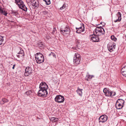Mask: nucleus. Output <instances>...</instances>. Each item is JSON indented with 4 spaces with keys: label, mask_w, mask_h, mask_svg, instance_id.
Instances as JSON below:
<instances>
[{
    "label": "nucleus",
    "mask_w": 126,
    "mask_h": 126,
    "mask_svg": "<svg viewBox=\"0 0 126 126\" xmlns=\"http://www.w3.org/2000/svg\"><path fill=\"white\" fill-rule=\"evenodd\" d=\"M35 59L37 62L39 63L43 62L44 60L43 55L41 53H37L35 56Z\"/></svg>",
    "instance_id": "obj_1"
},
{
    "label": "nucleus",
    "mask_w": 126,
    "mask_h": 126,
    "mask_svg": "<svg viewBox=\"0 0 126 126\" xmlns=\"http://www.w3.org/2000/svg\"><path fill=\"white\" fill-rule=\"evenodd\" d=\"M81 60L80 55L78 53H75L73 57V63L74 64L77 65L80 63Z\"/></svg>",
    "instance_id": "obj_2"
},
{
    "label": "nucleus",
    "mask_w": 126,
    "mask_h": 126,
    "mask_svg": "<svg viewBox=\"0 0 126 126\" xmlns=\"http://www.w3.org/2000/svg\"><path fill=\"white\" fill-rule=\"evenodd\" d=\"M70 32V28L68 26L66 27L64 30H61L60 31L61 33L66 37L69 35Z\"/></svg>",
    "instance_id": "obj_3"
},
{
    "label": "nucleus",
    "mask_w": 126,
    "mask_h": 126,
    "mask_svg": "<svg viewBox=\"0 0 126 126\" xmlns=\"http://www.w3.org/2000/svg\"><path fill=\"white\" fill-rule=\"evenodd\" d=\"M47 94L48 93L47 90L41 89H40L38 92V94L39 96L43 97H45L46 96Z\"/></svg>",
    "instance_id": "obj_4"
},
{
    "label": "nucleus",
    "mask_w": 126,
    "mask_h": 126,
    "mask_svg": "<svg viewBox=\"0 0 126 126\" xmlns=\"http://www.w3.org/2000/svg\"><path fill=\"white\" fill-rule=\"evenodd\" d=\"M99 35L95 34H94L91 35V41L94 42H97L99 41Z\"/></svg>",
    "instance_id": "obj_5"
},
{
    "label": "nucleus",
    "mask_w": 126,
    "mask_h": 126,
    "mask_svg": "<svg viewBox=\"0 0 126 126\" xmlns=\"http://www.w3.org/2000/svg\"><path fill=\"white\" fill-rule=\"evenodd\" d=\"M115 44L114 42H110L107 45L108 50L110 52H112L115 49Z\"/></svg>",
    "instance_id": "obj_6"
},
{
    "label": "nucleus",
    "mask_w": 126,
    "mask_h": 126,
    "mask_svg": "<svg viewBox=\"0 0 126 126\" xmlns=\"http://www.w3.org/2000/svg\"><path fill=\"white\" fill-rule=\"evenodd\" d=\"M55 99L56 102L58 103H61L64 102V98L63 96L61 95H59L56 96Z\"/></svg>",
    "instance_id": "obj_7"
},
{
    "label": "nucleus",
    "mask_w": 126,
    "mask_h": 126,
    "mask_svg": "<svg viewBox=\"0 0 126 126\" xmlns=\"http://www.w3.org/2000/svg\"><path fill=\"white\" fill-rule=\"evenodd\" d=\"M107 116L105 115L104 114L100 116L98 119L99 122L100 123L101 122L102 123L105 122L107 120Z\"/></svg>",
    "instance_id": "obj_8"
},
{
    "label": "nucleus",
    "mask_w": 126,
    "mask_h": 126,
    "mask_svg": "<svg viewBox=\"0 0 126 126\" xmlns=\"http://www.w3.org/2000/svg\"><path fill=\"white\" fill-rule=\"evenodd\" d=\"M48 86L45 82H42L40 84L39 86L40 89H41L47 90L48 88Z\"/></svg>",
    "instance_id": "obj_9"
},
{
    "label": "nucleus",
    "mask_w": 126,
    "mask_h": 126,
    "mask_svg": "<svg viewBox=\"0 0 126 126\" xmlns=\"http://www.w3.org/2000/svg\"><path fill=\"white\" fill-rule=\"evenodd\" d=\"M103 92L106 96L110 97L111 91L109 88H105L103 90Z\"/></svg>",
    "instance_id": "obj_10"
},
{
    "label": "nucleus",
    "mask_w": 126,
    "mask_h": 126,
    "mask_svg": "<svg viewBox=\"0 0 126 126\" xmlns=\"http://www.w3.org/2000/svg\"><path fill=\"white\" fill-rule=\"evenodd\" d=\"M19 49L20 50V51L17 53L16 56L18 58H20L23 56L24 55V52L22 48L19 47Z\"/></svg>",
    "instance_id": "obj_11"
},
{
    "label": "nucleus",
    "mask_w": 126,
    "mask_h": 126,
    "mask_svg": "<svg viewBox=\"0 0 126 126\" xmlns=\"http://www.w3.org/2000/svg\"><path fill=\"white\" fill-rule=\"evenodd\" d=\"M76 32L78 33H80L83 32L84 30V26H82V27H80L78 28H76Z\"/></svg>",
    "instance_id": "obj_12"
},
{
    "label": "nucleus",
    "mask_w": 126,
    "mask_h": 126,
    "mask_svg": "<svg viewBox=\"0 0 126 126\" xmlns=\"http://www.w3.org/2000/svg\"><path fill=\"white\" fill-rule=\"evenodd\" d=\"M17 5H18L19 8H27L22 0L20 1L18 3Z\"/></svg>",
    "instance_id": "obj_13"
},
{
    "label": "nucleus",
    "mask_w": 126,
    "mask_h": 126,
    "mask_svg": "<svg viewBox=\"0 0 126 126\" xmlns=\"http://www.w3.org/2000/svg\"><path fill=\"white\" fill-rule=\"evenodd\" d=\"M117 16L118 17V19L116 20H114V22H120L121 20V14L120 12H118L116 14Z\"/></svg>",
    "instance_id": "obj_14"
},
{
    "label": "nucleus",
    "mask_w": 126,
    "mask_h": 126,
    "mask_svg": "<svg viewBox=\"0 0 126 126\" xmlns=\"http://www.w3.org/2000/svg\"><path fill=\"white\" fill-rule=\"evenodd\" d=\"M121 72L122 75L126 77V65L122 68Z\"/></svg>",
    "instance_id": "obj_15"
},
{
    "label": "nucleus",
    "mask_w": 126,
    "mask_h": 126,
    "mask_svg": "<svg viewBox=\"0 0 126 126\" xmlns=\"http://www.w3.org/2000/svg\"><path fill=\"white\" fill-rule=\"evenodd\" d=\"M32 0V6H33L32 7H37L39 5L38 0Z\"/></svg>",
    "instance_id": "obj_16"
},
{
    "label": "nucleus",
    "mask_w": 126,
    "mask_h": 126,
    "mask_svg": "<svg viewBox=\"0 0 126 126\" xmlns=\"http://www.w3.org/2000/svg\"><path fill=\"white\" fill-rule=\"evenodd\" d=\"M3 9L4 8H0V13L6 16H7L8 13L7 11L3 10Z\"/></svg>",
    "instance_id": "obj_17"
},
{
    "label": "nucleus",
    "mask_w": 126,
    "mask_h": 126,
    "mask_svg": "<svg viewBox=\"0 0 126 126\" xmlns=\"http://www.w3.org/2000/svg\"><path fill=\"white\" fill-rule=\"evenodd\" d=\"M29 70L28 69H27V68L25 69V73L24 75L26 76H28L31 74V72L30 70L31 68H29Z\"/></svg>",
    "instance_id": "obj_18"
},
{
    "label": "nucleus",
    "mask_w": 126,
    "mask_h": 126,
    "mask_svg": "<svg viewBox=\"0 0 126 126\" xmlns=\"http://www.w3.org/2000/svg\"><path fill=\"white\" fill-rule=\"evenodd\" d=\"M101 28H103L101 27V26L100 27H96L94 31V33L95 34V33L96 34H98V35H99V34L98 33V32L99 31L100 29Z\"/></svg>",
    "instance_id": "obj_19"
},
{
    "label": "nucleus",
    "mask_w": 126,
    "mask_h": 126,
    "mask_svg": "<svg viewBox=\"0 0 126 126\" xmlns=\"http://www.w3.org/2000/svg\"><path fill=\"white\" fill-rule=\"evenodd\" d=\"M118 103L122 105L123 106H124L125 101L122 99H118L116 101V104H117Z\"/></svg>",
    "instance_id": "obj_20"
},
{
    "label": "nucleus",
    "mask_w": 126,
    "mask_h": 126,
    "mask_svg": "<svg viewBox=\"0 0 126 126\" xmlns=\"http://www.w3.org/2000/svg\"><path fill=\"white\" fill-rule=\"evenodd\" d=\"M117 103V104L116 102L115 105L117 109H122L124 106L123 105V106L122 105L120 104V103Z\"/></svg>",
    "instance_id": "obj_21"
},
{
    "label": "nucleus",
    "mask_w": 126,
    "mask_h": 126,
    "mask_svg": "<svg viewBox=\"0 0 126 126\" xmlns=\"http://www.w3.org/2000/svg\"><path fill=\"white\" fill-rule=\"evenodd\" d=\"M93 77V76L90 75L88 73V74L86 75V77L87 78L86 79L88 81H89Z\"/></svg>",
    "instance_id": "obj_22"
},
{
    "label": "nucleus",
    "mask_w": 126,
    "mask_h": 126,
    "mask_svg": "<svg viewBox=\"0 0 126 126\" xmlns=\"http://www.w3.org/2000/svg\"><path fill=\"white\" fill-rule=\"evenodd\" d=\"M8 102V100L7 99L5 98H3L1 101H0V104L1 105L4 104L5 103Z\"/></svg>",
    "instance_id": "obj_23"
},
{
    "label": "nucleus",
    "mask_w": 126,
    "mask_h": 126,
    "mask_svg": "<svg viewBox=\"0 0 126 126\" xmlns=\"http://www.w3.org/2000/svg\"><path fill=\"white\" fill-rule=\"evenodd\" d=\"M105 33L104 30L103 28H101L98 32V33L99 34V36L101 34L104 35Z\"/></svg>",
    "instance_id": "obj_24"
},
{
    "label": "nucleus",
    "mask_w": 126,
    "mask_h": 126,
    "mask_svg": "<svg viewBox=\"0 0 126 126\" xmlns=\"http://www.w3.org/2000/svg\"><path fill=\"white\" fill-rule=\"evenodd\" d=\"M82 89H79V88H78V89L77 91V92L79 96H82Z\"/></svg>",
    "instance_id": "obj_25"
},
{
    "label": "nucleus",
    "mask_w": 126,
    "mask_h": 126,
    "mask_svg": "<svg viewBox=\"0 0 126 126\" xmlns=\"http://www.w3.org/2000/svg\"><path fill=\"white\" fill-rule=\"evenodd\" d=\"M3 40V37L2 36L0 35V45L2 44Z\"/></svg>",
    "instance_id": "obj_26"
},
{
    "label": "nucleus",
    "mask_w": 126,
    "mask_h": 126,
    "mask_svg": "<svg viewBox=\"0 0 126 126\" xmlns=\"http://www.w3.org/2000/svg\"><path fill=\"white\" fill-rule=\"evenodd\" d=\"M46 4L47 5H48L50 3V0H43Z\"/></svg>",
    "instance_id": "obj_27"
},
{
    "label": "nucleus",
    "mask_w": 126,
    "mask_h": 126,
    "mask_svg": "<svg viewBox=\"0 0 126 126\" xmlns=\"http://www.w3.org/2000/svg\"><path fill=\"white\" fill-rule=\"evenodd\" d=\"M110 38L112 40H113L114 41H116L117 40V38L113 35L111 36Z\"/></svg>",
    "instance_id": "obj_28"
},
{
    "label": "nucleus",
    "mask_w": 126,
    "mask_h": 126,
    "mask_svg": "<svg viewBox=\"0 0 126 126\" xmlns=\"http://www.w3.org/2000/svg\"><path fill=\"white\" fill-rule=\"evenodd\" d=\"M25 94L28 95H29L30 96L32 93V91L31 90L29 91H28L26 92L25 93Z\"/></svg>",
    "instance_id": "obj_29"
},
{
    "label": "nucleus",
    "mask_w": 126,
    "mask_h": 126,
    "mask_svg": "<svg viewBox=\"0 0 126 126\" xmlns=\"http://www.w3.org/2000/svg\"><path fill=\"white\" fill-rule=\"evenodd\" d=\"M115 94L116 93L115 92L111 91V93H110V97H112L113 96H115Z\"/></svg>",
    "instance_id": "obj_30"
},
{
    "label": "nucleus",
    "mask_w": 126,
    "mask_h": 126,
    "mask_svg": "<svg viewBox=\"0 0 126 126\" xmlns=\"http://www.w3.org/2000/svg\"><path fill=\"white\" fill-rule=\"evenodd\" d=\"M75 42L77 44V46L78 47V46L79 45V44H80L79 41L77 39H76L75 40Z\"/></svg>",
    "instance_id": "obj_31"
},
{
    "label": "nucleus",
    "mask_w": 126,
    "mask_h": 126,
    "mask_svg": "<svg viewBox=\"0 0 126 126\" xmlns=\"http://www.w3.org/2000/svg\"><path fill=\"white\" fill-rule=\"evenodd\" d=\"M27 1L29 5H31L32 3V0H27Z\"/></svg>",
    "instance_id": "obj_32"
},
{
    "label": "nucleus",
    "mask_w": 126,
    "mask_h": 126,
    "mask_svg": "<svg viewBox=\"0 0 126 126\" xmlns=\"http://www.w3.org/2000/svg\"><path fill=\"white\" fill-rule=\"evenodd\" d=\"M56 31V29L55 28H53V29L52 32H51V34L53 35L54 34Z\"/></svg>",
    "instance_id": "obj_33"
},
{
    "label": "nucleus",
    "mask_w": 126,
    "mask_h": 126,
    "mask_svg": "<svg viewBox=\"0 0 126 126\" xmlns=\"http://www.w3.org/2000/svg\"><path fill=\"white\" fill-rule=\"evenodd\" d=\"M12 14H14L15 15H16L18 14V13L16 11L12 10Z\"/></svg>",
    "instance_id": "obj_34"
},
{
    "label": "nucleus",
    "mask_w": 126,
    "mask_h": 126,
    "mask_svg": "<svg viewBox=\"0 0 126 126\" xmlns=\"http://www.w3.org/2000/svg\"><path fill=\"white\" fill-rule=\"evenodd\" d=\"M49 56H52L53 57H56L55 54L51 52L49 55Z\"/></svg>",
    "instance_id": "obj_35"
},
{
    "label": "nucleus",
    "mask_w": 126,
    "mask_h": 126,
    "mask_svg": "<svg viewBox=\"0 0 126 126\" xmlns=\"http://www.w3.org/2000/svg\"><path fill=\"white\" fill-rule=\"evenodd\" d=\"M42 13L44 15H46L48 13V12L47 11H46V10L45 11H43Z\"/></svg>",
    "instance_id": "obj_36"
},
{
    "label": "nucleus",
    "mask_w": 126,
    "mask_h": 126,
    "mask_svg": "<svg viewBox=\"0 0 126 126\" xmlns=\"http://www.w3.org/2000/svg\"><path fill=\"white\" fill-rule=\"evenodd\" d=\"M56 119V117H51L50 118V121H54L55 120V119Z\"/></svg>",
    "instance_id": "obj_37"
},
{
    "label": "nucleus",
    "mask_w": 126,
    "mask_h": 126,
    "mask_svg": "<svg viewBox=\"0 0 126 126\" xmlns=\"http://www.w3.org/2000/svg\"><path fill=\"white\" fill-rule=\"evenodd\" d=\"M44 45H43V44L41 43H40L39 44H38V46H39V47H42Z\"/></svg>",
    "instance_id": "obj_38"
},
{
    "label": "nucleus",
    "mask_w": 126,
    "mask_h": 126,
    "mask_svg": "<svg viewBox=\"0 0 126 126\" xmlns=\"http://www.w3.org/2000/svg\"><path fill=\"white\" fill-rule=\"evenodd\" d=\"M67 7L66 6V4H63V6L62 7H61L60 8H65L66 7Z\"/></svg>",
    "instance_id": "obj_39"
},
{
    "label": "nucleus",
    "mask_w": 126,
    "mask_h": 126,
    "mask_svg": "<svg viewBox=\"0 0 126 126\" xmlns=\"http://www.w3.org/2000/svg\"><path fill=\"white\" fill-rule=\"evenodd\" d=\"M16 3V4H17V3H18L20 1H21V0H15Z\"/></svg>",
    "instance_id": "obj_40"
},
{
    "label": "nucleus",
    "mask_w": 126,
    "mask_h": 126,
    "mask_svg": "<svg viewBox=\"0 0 126 126\" xmlns=\"http://www.w3.org/2000/svg\"><path fill=\"white\" fill-rule=\"evenodd\" d=\"M58 119L57 118H56V119L54 120V122H57L58 121Z\"/></svg>",
    "instance_id": "obj_41"
},
{
    "label": "nucleus",
    "mask_w": 126,
    "mask_h": 126,
    "mask_svg": "<svg viewBox=\"0 0 126 126\" xmlns=\"http://www.w3.org/2000/svg\"><path fill=\"white\" fill-rule=\"evenodd\" d=\"M21 9H22L23 10L26 11H27L28 8H21Z\"/></svg>",
    "instance_id": "obj_42"
},
{
    "label": "nucleus",
    "mask_w": 126,
    "mask_h": 126,
    "mask_svg": "<svg viewBox=\"0 0 126 126\" xmlns=\"http://www.w3.org/2000/svg\"><path fill=\"white\" fill-rule=\"evenodd\" d=\"M15 64H14V65H13V67H12V69H14V68H15Z\"/></svg>",
    "instance_id": "obj_43"
},
{
    "label": "nucleus",
    "mask_w": 126,
    "mask_h": 126,
    "mask_svg": "<svg viewBox=\"0 0 126 126\" xmlns=\"http://www.w3.org/2000/svg\"><path fill=\"white\" fill-rule=\"evenodd\" d=\"M63 8H58V9L59 10H62V9H63Z\"/></svg>",
    "instance_id": "obj_44"
},
{
    "label": "nucleus",
    "mask_w": 126,
    "mask_h": 126,
    "mask_svg": "<svg viewBox=\"0 0 126 126\" xmlns=\"http://www.w3.org/2000/svg\"><path fill=\"white\" fill-rule=\"evenodd\" d=\"M48 16L49 17H50V16H51L50 15L49 16Z\"/></svg>",
    "instance_id": "obj_45"
},
{
    "label": "nucleus",
    "mask_w": 126,
    "mask_h": 126,
    "mask_svg": "<svg viewBox=\"0 0 126 126\" xmlns=\"http://www.w3.org/2000/svg\"><path fill=\"white\" fill-rule=\"evenodd\" d=\"M105 23H104V24H103V26H105Z\"/></svg>",
    "instance_id": "obj_46"
},
{
    "label": "nucleus",
    "mask_w": 126,
    "mask_h": 126,
    "mask_svg": "<svg viewBox=\"0 0 126 126\" xmlns=\"http://www.w3.org/2000/svg\"><path fill=\"white\" fill-rule=\"evenodd\" d=\"M126 65V63H125V64H124V65H125V66Z\"/></svg>",
    "instance_id": "obj_47"
},
{
    "label": "nucleus",
    "mask_w": 126,
    "mask_h": 126,
    "mask_svg": "<svg viewBox=\"0 0 126 126\" xmlns=\"http://www.w3.org/2000/svg\"><path fill=\"white\" fill-rule=\"evenodd\" d=\"M125 37L126 38V35L125 36Z\"/></svg>",
    "instance_id": "obj_48"
},
{
    "label": "nucleus",
    "mask_w": 126,
    "mask_h": 126,
    "mask_svg": "<svg viewBox=\"0 0 126 126\" xmlns=\"http://www.w3.org/2000/svg\"><path fill=\"white\" fill-rule=\"evenodd\" d=\"M30 9H31V10H32L31 9V8H30Z\"/></svg>",
    "instance_id": "obj_49"
}]
</instances>
